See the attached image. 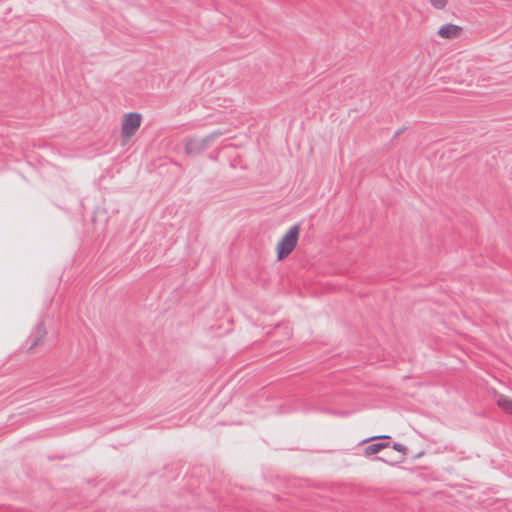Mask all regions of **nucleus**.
Masks as SVG:
<instances>
[{
  "label": "nucleus",
  "mask_w": 512,
  "mask_h": 512,
  "mask_svg": "<svg viewBox=\"0 0 512 512\" xmlns=\"http://www.w3.org/2000/svg\"><path fill=\"white\" fill-rule=\"evenodd\" d=\"M142 121V115L137 112H129L123 116L121 123V136L123 139H129L134 136L139 129Z\"/></svg>",
  "instance_id": "7ed1b4c3"
},
{
  "label": "nucleus",
  "mask_w": 512,
  "mask_h": 512,
  "mask_svg": "<svg viewBox=\"0 0 512 512\" xmlns=\"http://www.w3.org/2000/svg\"><path fill=\"white\" fill-rule=\"evenodd\" d=\"M47 335V329L44 324V322H39L33 332H32V340L30 343V346L28 348L29 351L34 350L39 345H42L44 343V339Z\"/></svg>",
  "instance_id": "20e7f679"
},
{
  "label": "nucleus",
  "mask_w": 512,
  "mask_h": 512,
  "mask_svg": "<svg viewBox=\"0 0 512 512\" xmlns=\"http://www.w3.org/2000/svg\"><path fill=\"white\" fill-rule=\"evenodd\" d=\"M498 406L508 414H512V399L501 395L497 400Z\"/></svg>",
  "instance_id": "6e6552de"
},
{
  "label": "nucleus",
  "mask_w": 512,
  "mask_h": 512,
  "mask_svg": "<svg viewBox=\"0 0 512 512\" xmlns=\"http://www.w3.org/2000/svg\"><path fill=\"white\" fill-rule=\"evenodd\" d=\"M222 135L221 131H214L203 138H186L184 140V150L187 155H199L207 150L214 140Z\"/></svg>",
  "instance_id": "f03ea898"
},
{
  "label": "nucleus",
  "mask_w": 512,
  "mask_h": 512,
  "mask_svg": "<svg viewBox=\"0 0 512 512\" xmlns=\"http://www.w3.org/2000/svg\"><path fill=\"white\" fill-rule=\"evenodd\" d=\"M389 446H390V444L388 442H384V441L376 442V443L366 446L363 450V454H364V456L369 457V456L379 453L381 450L388 448Z\"/></svg>",
  "instance_id": "423d86ee"
},
{
  "label": "nucleus",
  "mask_w": 512,
  "mask_h": 512,
  "mask_svg": "<svg viewBox=\"0 0 512 512\" xmlns=\"http://www.w3.org/2000/svg\"><path fill=\"white\" fill-rule=\"evenodd\" d=\"M462 28L455 24H445L437 32L438 36L445 39H454L460 36Z\"/></svg>",
  "instance_id": "39448f33"
},
{
  "label": "nucleus",
  "mask_w": 512,
  "mask_h": 512,
  "mask_svg": "<svg viewBox=\"0 0 512 512\" xmlns=\"http://www.w3.org/2000/svg\"><path fill=\"white\" fill-rule=\"evenodd\" d=\"M430 4L438 10H442L446 7L448 0H429Z\"/></svg>",
  "instance_id": "1a4fd4ad"
},
{
  "label": "nucleus",
  "mask_w": 512,
  "mask_h": 512,
  "mask_svg": "<svg viewBox=\"0 0 512 512\" xmlns=\"http://www.w3.org/2000/svg\"><path fill=\"white\" fill-rule=\"evenodd\" d=\"M401 132H402V130H398V131L395 133V136L400 135V134H401Z\"/></svg>",
  "instance_id": "9b49d317"
},
{
  "label": "nucleus",
  "mask_w": 512,
  "mask_h": 512,
  "mask_svg": "<svg viewBox=\"0 0 512 512\" xmlns=\"http://www.w3.org/2000/svg\"><path fill=\"white\" fill-rule=\"evenodd\" d=\"M392 448H393L394 450H396V451H398V452H401V453H402L401 457H400L398 460H395V461H388V460H385L384 458L379 457V456L375 457V460H377V461H382V462L388 463V464H390V465H395V464H397V463H402V462H404V460H405V456H406V454H407L408 449H407L404 445H402V444H400V443H394V444L392 445Z\"/></svg>",
  "instance_id": "0eeeda50"
},
{
  "label": "nucleus",
  "mask_w": 512,
  "mask_h": 512,
  "mask_svg": "<svg viewBox=\"0 0 512 512\" xmlns=\"http://www.w3.org/2000/svg\"><path fill=\"white\" fill-rule=\"evenodd\" d=\"M375 439L384 440V439H391V437L388 435L374 436V437H370V438L363 440L361 443H367V442L375 440Z\"/></svg>",
  "instance_id": "9d476101"
},
{
  "label": "nucleus",
  "mask_w": 512,
  "mask_h": 512,
  "mask_svg": "<svg viewBox=\"0 0 512 512\" xmlns=\"http://www.w3.org/2000/svg\"><path fill=\"white\" fill-rule=\"evenodd\" d=\"M300 233V225L296 224L289 228L277 244V260L281 261L288 257L295 249Z\"/></svg>",
  "instance_id": "f257e3e1"
}]
</instances>
